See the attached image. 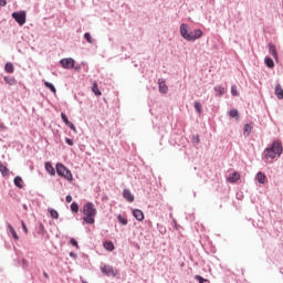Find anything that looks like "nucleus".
<instances>
[{"mask_svg":"<svg viewBox=\"0 0 283 283\" xmlns=\"http://www.w3.org/2000/svg\"><path fill=\"white\" fill-rule=\"evenodd\" d=\"M282 154H283L282 142L275 140L272 143L271 147L265 148L264 158L265 160H274L276 156L280 158Z\"/></svg>","mask_w":283,"mask_h":283,"instance_id":"f257e3e1","label":"nucleus"},{"mask_svg":"<svg viewBox=\"0 0 283 283\" xmlns=\"http://www.w3.org/2000/svg\"><path fill=\"white\" fill-rule=\"evenodd\" d=\"M96 207H94V203L87 202L83 207V220L86 222V224H94L96 222Z\"/></svg>","mask_w":283,"mask_h":283,"instance_id":"f03ea898","label":"nucleus"},{"mask_svg":"<svg viewBox=\"0 0 283 283\" xmlns=\"http://www.w3.org/2000/svg\"><path fill=\"white\" fill-rule=\"evenodd\" d=\"M180 34L186 39V41H196V39H200L202 36V30L196 29V35L189 32V28L187 24L182 23L180 25Z\"/></svg>","mask_w":283,"mask_h":283,"instance_id":"7ed1b4c3","label":"nucleus"},{"mask_svg":"<svg viewBox=\"0 0 283 283\" xmlns=\"http://www.w3.org/2000/svg\"><path fill=\"white\" fill-rule=\"evenodd\" d=\"M56 174L57 176H61V178H65V180H69L72 182L74 180V176L72 175V171L65 167L63 164H57L56 165Z\"/></svg>","mask_w":283,"mask_h":283,"instance_id":"20e7f679","label":"nucleus"},{"mask_svg":"<svg viewBox=\"0 0 283 283\" xmlns=\"http://www.w3.org/2000/svg\"><path fill=\"white\" fill-rule=\"evenodd\" d=\"M12 17L19 25H25V11L13 12Z\"/></svg>","mask_w":283,"mask_h":283,"instance_id":"39448f33","label":"nucleus"},{"mask_svg":"<svg viewBox=\"0 0 283 283\" xmlns=\"http://www.w3.org/2000/svg\"><path fill=\"white\" fill-rule=\"evenodd\" d=\"M60 63L64 70H72V67H74V59L72 57L62 59Z\"/></svg>","mask_w":283,"mask_h":283,"instance_id":"423d86ee","label":"nucleus"},{"mask_svg":"<svg viewBox=\"0 0 283 283\" xmlns=\"http://www.w3.org/2000/svg\"><path fill=\"white\" fill-rule=\"evenodd\" d=\"M158 87H159L160 94H167V92H169V87L167 86L165 78L158 80Z\"/></svg>","mask_w":283,"mask_h":283,"instance_id":"0eeeda50","label":"nucleus"},{"mask_svg":"<svg viewBox=\"0 0 283 283\" xmlns=\"http://www.w3.org/2000/svg\"><path fill=\"white\" fill-rule=\"evenodd\" d=\"M133 216L138 220V222H143L145 220V213L140 209L133 210Z\"/></svg>","mask_w":283,"mask_h":283,"instance_id":"6e6552de","label":"nucleus"},{"mask_svg":"<svg viewBox=\"0 0 283 283\" xmlns=\"http://www.w3.org/2000/svg\"><path fill=\"white\" fill-rule=\"evenodd\" d=\"M123 196L128 202H134V195H132V191H129V189H124Z\"/></svg>","mask_w":283,"mask_h":283,"instance_id":"1a4fd4ad","label":"nucleus"},{"mask_svg":"<svg viewBox=\"0 0 283 283\" xmlns=\"http://www.w3.org/2000/svg\"><path fill=\"white\" fill-rule=\"evenodd\" d=\"M45 170L48 171V174H50V176L56 175V170L54 169V166L50 164V161L45 163Z\"/></svg>","mask_w":283,"mask_h":283,"instance_id":"9d476101","label":"nucleus"},{"mask_svg":"<svg viewBox=\"0 0 283 283\" xmlns=\"http://www.w3.org/2000/svg\"><path fill=\"white\" fill-rule=\"evenodd\" d=\"M102 273H104V275H112V273H114V268L109 266V265H104L101 269Z\"/></svg>","mask_w":283,"mask_h":283,"instance_id":"9b49d317","label":"nucleus"},{"mask_svg":"<svg viewBox=\"0 0 283 283\" xmlns=\"http://www.w3.org/2000/svg\"><path fill=\"white\" fill-rule=\"evenodd\" d=\"M275 96L282 101L283 99V90H282V85L277 84L275 86Z\"/></svg>","mask_w":283,"mask_h":283,"instance_id":"f8f14e48","label":"nucleus"},{"mask_svg":"<svg viewBox=\"0 0 283 283\" xmlns=\"http://www.w3.org/2000/svg\"><path fill=\"white\" fill-rule=\"evenodd\" d=\"M13 182H14L15 187H18V189H23V178H21L20 176H17L13 179Z\"/></svg>","mask_w":283,"mask_h":283,"instance_id":"ddd939ff","label":"nucleus"},{"mask_svg":"<svg viewBox=\"0 0 283 283\" xmlns=\"http://www.w3.org/2000/svg\"><path fill=\"white\" fill-rule=\"evenodd\" d=\"M269 52L277 61V50L274 44H269Z\"/></svg>","mask_w":283,"mask_h":283,"instance_id":"4468645a","label":"nucleus"},{"mask_svg":"<svg viewBox=\"0 0 283 283\" xmlns=\"http://www.w3.org/2000/svg\"><path fill=\"white\" fill-rule=\"evenodd\" d=\"M0 172L2 176H10V169L3 163L0 161Z\"/></svg>","mask_w":283,"mask_h":283,"instance_id":"2eb2a0df","label":"nucleus"},{"mask_svg":"<svg viewBox=\"0 0 283 283\" xmlns=\"http://www.w3.org/2000/svg\"><path fill=\"white\" fill-rule=\"evenodd\" d=\"M92 92L95 94V96H103V93L101 90H98V84L96 82L93 83Z\"/></svg>","mask_w":283,"mask_h":283,"instance_id":"dca6fc26","label":"nucleus"},{"mask_svg":"<svg viewBox=\"0 0 283 283\" xmlns=\"http://www.w3.org/2000/svg\"><path fill=\"white\" fill-rule=\"evenodd\" d=\"M238 180H240V175H239V172H233L232 175H230L229 177H228V181H230V182H238Z\"/></svg>","mask_w":283,"mask_h":283,"instance_id":"f3484780","label":"nucleus"},{"mask_svg":"<svg viewBox=\"0 0 283 283\" xmlns=\"http://www.w3.org/2000/svg\"><path fill=\"white\" fill-rule=\"evenodd\" d=\"M256 180L260 182V185H264V182H266V175L263 172H258Z\"/></svg>","mask_w":283,"mask_h":283,"instance_id":"a211bd4d","label":"nucleus"},{"mask_svg":"<svg viewBox=\"0 0 283 283\" xmlns=\"http://www.w3.org/2000/svg\"><path fill=\"white\" fill-rule=\"evenodd\" d=\"M4 70H6V72H8V74H13L14 73V65L12 63L8 62L4 65Z\"/></svg>","mask_w":283,"mask_h":283,"instance_id":"6ab92c4d","label":"nucleus"},{"mask_svg":"<svg viewBox=\"0 0 283 283\" xmlns=\"http://www.w3.org/2000/svg\"><path fill=\"white\" fill-rule=\"evenodd\" d=\"M104 249H106V251H114V249H115L114 242H112V241L104 242Z\"/></svg>","mask_w":283,"mask_h":283,"instance_id":"aec40b11","label":"nucleus"},{"mask_svg":"<svg viewBox=\"0 0 283 283\" xmlns=\"http://www.w3.org/2000/svg\"><path fill=\"white\" fill-rule=\"evenodd\" d=\"M8 229L13 238V240H19V234H17V231L14 230V228L12 226H8Z\"/></svg>","mask_w":283,"mask_h":283,"instance_id":"412c9836","label":"nucleus"},{"mask_svg":"<svg viewBox=\"0 0 283 283\" xmlns=\"http://www.w3.org/2000/svg\"><path fill=\"white\" fill-rule=\"evenodd\" d=\"M4 83H7V85H17V80H14V77L4 76Z\"/></svg>","mask_w":283,"mask_h":283,"instance_id":"4be33fe9","label":"nucleus"},{"mask_svg":"<svg viewBox=\"0 0 283 283\" xmlns=\"http://www.w3.org/2000/svg\"><path fill=\"white\" fill-rule=\"evenodd\" d=\"M265 65L270 69L275 67V62H273V59L271 57H265Z\"/></svg>","mask_w":283,"mask_h":283,"instance_id":"5701e85b","label":"nucleus"},{"mask_svg":"<svg viewBox=\"0 0 283 283\" xmlns=\"http://www.w3.org/2000/svg\"><path fill=\"white\" fill-rule=\"evenodd\" d=\"M45 87H48V90H50L53 94H56V87H54V84L50 83V82H44Z\"/></svg>","mask_w":283,"mask_h":283,"instance_id":"b1692460","label":"nucleus"},{"mask_svg":"<svg viewBox=\"0 0 283 283\" xmlns=\"http://www.w3.org/2000/svg\"><path fill=\"white\" fill-rule=\"evenodd\" d=\"M49 213L51 218H54V220H59V212L52 208L49 209Z\"/></svg>","mask_w":283,"mask_h":283,"instance_id":"393cba45","label":"nucleus"},{"mask_svg":"<svg viewBox=\"0 0 283 283\" xmlns=\"http://www.w3.org/2000/svg\"><path fill=\"white\" fill-rule=\"evenodd\" d=\"M117 220H118V222H119L120 224L127 226V222H128L127 217H123V216L119 214V216L117 217Z\"/></svg>","mask_w":283,"mask_h":283,"instance_id":"a878e982","label":"nucleus"},{"mask_svg":"<svg viewBox=\"0 0 283 283\" xmlns=\"http://www.w3.org/2000/svg\"><path fill=\"white\" fill-rule=\"evenodd\" d=\"M195 109L198 112V114H202V105L200 102H195Z\"/></svg>","mask_w":283,"mask_h":283,"instance_id":"bb28decb","label":"nucleus"},{"mask_svg":"<svg viewBox=\"0 0 283 283\" xmlns=\"http://www.w3.org/2000/svg\"><path fill=\"white\" fill-rule=\"evenodd\" d=\"M229 116H230V118H238V116H239L238 109H231L229 112Z\"/></svg>","mask_w":283,"mask_h":283,"instance_id":"cd10ccee","label":"nucleus"},{"mask_svg":"<svg viewBox=\"0 0 283 283\" xmlns=\"http://www.w3.org/2000/svg\"><path fill=\"white\" fill-rule=\"evenodd\" d=\"M71 211H73V213H78V203H71Z\"/></svg>","mask_w":283,"mask_h":283,"instance_id":"c85d7f7f","label":"nucleus"},{"mask_svg":"<svg viewBox=\"0 0 283 283\" xmlns=\"http://www.w3.org/2000/svg\"><path fill=\"white\" fill-rule=\"evenodd\" d=\"M214 91L218 93V96H222V94H224V87L222 86L214 87Z\"/></svg>","mask_w":283,"mask_h":283,"instance_id":"c756f323","label":"nucleus"},{"mask_svg":"<svg viewBox=\"0 0 283 283\" xmlns=\"http://www.w3.org/2000/svg\"><path fill=\"white\" fill-rule=\"evenodd\" d=\"M243 129H244V134H247V136H249L251 134V125L245 124Z\"/></svg>","mask_w":283,"mask_h":283,"instance_id":"7c9ffc66","label":"nucleus"},{"mask_svg":"<svg viewBox=\"0 0 283 283\" xmlns=\"http://www.w3.org/2000/svg\"><path fill=\"white\" fill-rule=\"evenodd\" d=\"M84 39H86L87 43H94V39H92V35L90 33H85Z\"/></svg>","mask_w":283,"mask_h":283,"instance_id":"2f4dec72","label":"nucleus"},{"mask_svg":"<svg viewBox=\"0 0 283 283\" xmlns=\"http://www.w3.org/2000/svg\"><path fill=\"white\" fill-rule=\"evenodd\" d=\"M231 94H232V96H238V95H239V94H238V86L232 85V87H231Z\"/></svg>","mask_w":283,"mask_h":283,"instance_id":"473e14b6","label":"nucleus"},{"mask_svg":"<svg viewBox=\"0 0 283 283\" xmlns=\"http://www.w3.org/2000/svg\"><path fill=\"white\" fill-rule=\"evenodd\" d=\"M61 118L65 123V125L70 123V119H67V115H65L64 113L61 114Z\"/></svg>","mask_w":283,"mask_h":283,"instance_id":"72a5a7b5","label":"nucleus"},{"mask_svg":"<svg viewBox=\"0 0 283 283\" xmlns=\"http://www.w3.org/2000/svg\"><path fill=\"white\" fill-rule=\"evenodd\" d=\"M66 125L70 127V129H72V132H76V126H74L72 122H69Z\"/></svg>","mask_w":283,"mask_h":283,"instance_id":"f704fd0d","label":"nucleus"},{"mask_svg":"<svg viewBox=\"0 0 283 283\" xmlns=\"http://www.w3.org/2000/svg\"><path fill=\"white\" fill-rule=\"evenodd\" d=\"M195 280H198V282L199 283H205V282H207V280H205L202 276H200V275H196L195 276Z\"/></svg>","mask_w":283,"mask_h":283,"instance_id":"c9c22d12","label":"nucleus"},{"mask_svg":"<svg viewBox=\"0 0 283 283\" xmlns=\"http://www.w3.org/2000/svg\"><path fill=\"white\" fill-rule=\"evenodd\" d=\"M66 145H70L71 147L74 145V142L71 138L65 139Z\"/></svg>","mask_w":283,"mask_h":283,"instance_id":"e433bc0d","label":"nucleus"},{"mask_svg":"<svg viewBox=\"0 0 283 283\" xmlns=\"http://www.w3.org/2000/svg\"><path fill=\"white\" fill-rule=\"evenodd\" d=\"M71 244H72L73 247H76V249H78V242L75 241V239H71Z\"/></svg>","mask_w":283,"mask_h":283,"instance_id":"4c0bfd02","label":"nucleus"},{"mask_svg":"<svg viewBox=\"0 0 283 283\" xmlns=\"http://www.w3.org/2000/svg\"><path fill=\"white\" fill-rule=\"evenodd\" d=\"M8 4V1L7 0H0V6L2 8H6V6Z\"/></svg>","mask_w":283,"mask_h":283,"instance_id":"58836bf2","label":"nucleus"},{"mask_svg":"<svg viewBox=\"0 0 283 283\" xmlns=\"http://www.w3.org/2000/svg\"><path fill=\"white\" fill-rule=\"evenodd\" d=\"M21 224L24 233H28V227H25V222L21 221Z\"/></svg>","mask_w":283,"mask_h":283,"instance_id":"ea45409f","label":"nucleus"},{"mask_svg":"<svg viewBox=\"0 0 283 283\" xmlns=\"http://www.w3.org/2000/svg\"><path fill=\"white\" fill-rule=\"evenodd\" d=\"M66 202H72V196L70 195L66 196Z\"/></svg>","mask_w":283,"mask_h":283,"instance_id":"a19ab883","label":"nucleus"},{"mask_svg":"<svg viewBox=\"0 0 283 283\" xmlns=\"http://www.w3.org/2000/svg\"><path fill=\"white\" fill-rule=\"evenodd\" d=\"M43 275H44L45 280H50V275L48 274V272H44Z\"/></svg>","mask_w":283,"mask_h":283,"instance_id":"79ce46f5","label":"nucleus"},{"mask_svg":"<svg viewBox=\"0 0 283 283\" xmlns=\"http://www.w3.org/2000/svg\"><path fill=\"white\" fill-rule=\"evenodd\" d=\"M190 34H192V36H196V30L191 31Z\"/></svg>","mask_w":283,"mask_h":283,"instance_id":"37998d69","label":"nucleus"},{"mask_svg":"<svg viewBox=\"0 0 283 283\" xmlns=\"http://www.w3.org/2000/svg\"><path fill=\"white\" fill-rule=\"evenodd\" d=\"M196 140H197L198 143L200 142V139H199L198 137L196 138Z\"/></svg>","mask_w":283,"mask_h":283,"instance_id":"c03bdc74","label":"nucleus"},{"mask_svg":"<svg viewBox=\"0 0 283 283\" xmlns=\"http://www.w3.org/2000/svg\"><path fill=\"white\" fill-rule=\"evenodd\" d=\"M196 140H197L198 143L200 142V139H199L198 137L196 138Z\"/></svg>","mask_w":283,"mask_h":283,"instance_id":"a18cd8bd","label":"nucleus"}]
</instances>
